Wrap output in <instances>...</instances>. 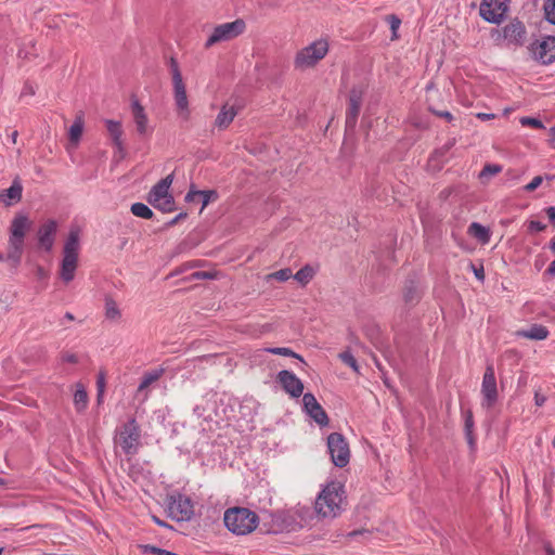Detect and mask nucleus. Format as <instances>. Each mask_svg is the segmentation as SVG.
Wrapping results in <instances>:
<instances>
[{
    "instance_id": "a211bd4d",
    "label": "nucleus",
    "mask_w": 555,
    "mask_h": 555,
    "mask_svg": "<svg viewBox=\"0 0 555 555\" xmlns=\"http://www.w3.org/2000/svg\"><path fill=\"white\" fill-rule=\"evenodd\" d=\"M534 59L542 64H551L555 61V37H547L533 47Z\"/></svg>"
},
{
    "instance_id": "8fccbe9b",
    "label": "nucleus",
    "mask_w": 555,
    "mask_h": 555,
    "mask_svg": "<svg viewBox=\"0 0 555 555\" xmlns=\"http://www.w3.org/2000/svg\"><path fill=\"white\" fill-rule=\"evenodd\" d=\"M36 276L39 280H46V279H48V272L44 270V268H42L41 266H38L36 268Z\"/></svg>"
},
{
    "instance_id": "69168bd1",
    "label": "nucleus",
    "mask_w": 555,
    "mask_h": 555,
    "mask_svg": "<svg viewBox=\"0 0 555 555\" xmlns=\"http://www.w3.org/2000/svg\"><path fill=\"white\" fill-rule=\"evenodd\" d=\"M400 23L399 20L396 21V23L392 24V29H395V27Z\"/></svg>"
},
{
    "instance_id": "4c0bfd02",
    "label": "nucleus",
    "mask_w": 555,
    "mask_h": 555,
    "mask_svg": "<svg viewBox=\"0 0 555 555\" xmlns=\"http://www.w3.org/2000/svg\"><path fill=\"white\" fill-rule=\"evenodd\" d=\"M291 276H292V270L289 268H285V269H281L276 272L271 273L268 278L284 282V281H287Z\"/></svg>"
},
{
    "instance_id": "c85d7f7f",
    "label": "nucleus",
    "mask_w": 555,
    "mask_h": 555,
    "mask_svg": "<svg viewBox=\"0 0 555 555\" xmlns=\"http://www.w3.org/2000/svg\"><path fill=\"white\" fill-rule=\"evenodd\" d=\"M104 310L107 320L117 322L121 319V310L112 297H105Z\"/></svg>"
},
{
    "instance_id": "58836bf2",
    "label": "nucleus",
    "mask_w": 555,
    "mask_h": 555,
    "mask_svg": "<svg viewBox=\"0 0 555 555\" xmlns=\"http://www.w3.org/2000/svg\"><path fill=\"white\" fill-rule=\"evenodd\" d=\"M341 361L352 367L354 371H358V365L354 357L350 352H343L339 354Z\"/></svg>"
},
{
    "instance_id": "9d476101",
    "label": "nucleus",
    "mask_w": 555,
    "mask_h": 555,
    "mask_svg": "<svg viewBox=\"0 0 555 555\" xmlns=\"http://www.w3.org/2000/svg\"><path fill=\"white\" fill-rule=\"evenodd\" d=\"M327 449L335 466L345 467L349 463V444L341 434L332 433L327 437Z\"/></svg>"
},
{
    "instance_id": "72a5a7b5",
    "label": "nucleus",
    "mask_w": 555,
    "mask_h": 555,
    "mask_svg": "<svg viewBox=\"0 0 555 555\" xmlns=\"http://www.w3.org/2000/svg\"><path fill=\"white\" fill-rule=\"evenodd\" d=\"M314 273L315 272L312 267L305 266L304 268H301L299 271L296 272L294 278L300 284L306 285L312 280V278L314 276Z\"/></svg>"
},
{
    "instance_id": "864d4df0",
    "label": "nucleus",
    "mask_w": 555,
    "mask_h": 555,
    "mask_svg": "<svg viewBox=\"0 0 555 555\" xmlns=\"http://www.w3.org/2000/svg\"><path fill=\"white\" fill-rule=\"evenodd\" d=\"M534 401H535V404H537L538 406H541V405H543V404H544V402H545V397H544V396H540L539 393H535V396H534Z\"/></svg>"
},
{
    "instance_id": "5701e85b",
    "label": "nucleus",
    "mask_w": 555,
    "mask_h": 555,
    "mask_svg": "<svg viewBox=\"0 0 555 555\" xmlns=\"http://www.w3.org/2000/svg\"><path fill=\"white\" fill-rule=\"evenodd\" d=\"M106 129L112 138L113 144L118 149L119 152L124 150V142H122V128L121 122L107 119L105 120Z\"/></svg>"
},
{
    "instance_id": "c756f323",
    "label": "nucleus",
    "mask_w": 555,
    "mask_h": 555,
    "mask_svg": "<svg viewBox=\"0 0 555 555\" xmlns=\"http://www.w3.org/2000/svg\"><path fill=\"white\" fill-rule=\"evenodd\" d=\"M83 131V118L77 116L74 124L70 126L68 131L69 141L72 144L77 145Z\"/></svg>"
},
{
    "instance_id": "49530a36",
    "label": "nucleus",
    "mask_w": 555,
    "mask_h": 555,
    "mask_svg": "<svg viewBox=\"0 0 555 555\" xmlns=\"http://www.w3.org/2000/svg\"><path fill=\"white\" fill-rule=\"evenodd\" d=\"M62 361L67 363H77L78 357L75 353L67 352L62 356Z\"/></svg>"
},
{
    "instance_id": "c9c22d12",
    "label": "nucleus",
    "mask_w": 555,
    "mask_h": 555,
    "mask_svg": "<svg viewBox=\"0 0 555 555\" xmlns=\"http://www.w3.org/2000/svg\"><path fill=\"white\" fill-rule=\"evenodd\" d=\"M264 351L272 353V354L283 356V357H293V358H296V359H299L300 361H302V358L299 354L295 353L289 348H285V347L266 348Z\"/></svg>"
},
{
    "instance_id": "0eeeda50",
    "label": "nucleus",
    "mask_w": 555,
    "mask_h": 555,
    "mask_svg": "<svg viewBox=\"0 0 555 555\" xmlns=\"http://www.w3.org/2000/svg\"><path fill=\"white\" fill-rule=\"evenodd\" d=\"M141 431L135 420H130L124 424L115 437L116 447L120 448L127 456L138 453L140 448Z\"/></svg>"
},
{
    "instance_id": "c03bdc74",
    "label": "nucleus",
    "mask_w": 555,
    "mask_h": 555,
    "mask_svg": "<svg viewBox=\"0 0 555 555\" xmlns=\"http://www.w3.org/2000/svg\"><path fill=\"white\" fill-rule=\"evenodd\" d=\"M404 299L406 302H412L417 299V292L413 287H409L404 292Z\"/></svg>"
},
{
    "instance_id": "6e6d98bb",
    "label": "nucleus",
    "mask_w": 555,
    "mask_h": 555,
    "mask_svg": "<svg viewBox=\"0 0 555 555\" xmlns=\"http://www.w3.org/2000/svg\"><path fill=\"white\" fill-rule=\"evenodd\" d=\"M547 272H548L551 275H554V276H555V260L551 262L550 267L547 268Z\"/></svg>"
},
{
    "instance_id": "13d9d810",
    "label": "nucleus",
    "mask_w": 555,
    "mask_h": 555,
    "mask_svg": "<svg viewBox=\"0 0 555 555\" xmlns=\"http://www.w3.org/2000/svg\"><path fill=\"white\" fill-rule=\"evenodd\" d=\"M197 278H210V274L207 272H197L195 273Z\"/></svg>"
},
{
    "instance_id": "412c9836",
    "label": "nucleus",
    "mask_w": 555,
    "mask_h": 555,
    "mask_svg": "<svg viewBox=\"0 0 555 555\" xmlns=\"http://www.w3.org/2000/svg\"><path fill=\"white\" fill-rule=\"evenodd\" d=\"M548 334L547 327L541 324H531L528 328L516 332V336L530 340H544L548 337Z\"/></svg>"
},
{
    "instance_id": "de8ad7c7",
    "label": "nucleus",
    "mask_w": 555,
    "mask_h": 555,
    "mask_svg": "<svg viewBox=\"0 0 555 555\" xmlns=\"http://www.w3.org/2000/svg\"><path fill=\"white\" fill-rule=\"evenodd\" d=\"M433 112L437 116L444 118L447 121H452L453 120L452 114L450 112H448V111H435V109H433Z\"/></svg>"
},
{
    "instance_id": "bf43d9fd",
    "label": "nucleus",
    "mask_w": 555,
    "mask_h": 555,
    "mask_svg": "<svg viewBox=\"0 0 555 555\" xmlns=\"http://www.w3.org/2000/svg\"><path fill=\"white\" fill-rule=\"evenodd\" d=\"M550 133L553 135V145H555V126L550 129Z\"/></svg>"
},
{
    "instance_id": "a19ab883",
    "label": "nucleus",
    "mask_w": 555,
    "mask_h": 555,
    "mask_svg": "<svg viewBox=\"0 0 555 555\" xmlns=\"http://www.w3.org/2000/svg\"><path fill=\"white\" fill-rule=\"evenodd\" d=\"M144 551L145 552H151V553L157 554V555H179L177 553H173V552H170V551H167V550H164V548H159V547H156V546H152V545H145L144 546Z\"/></svg>"
},
{
    "instance_id": "423d86ee",
    "label": "nucleus",
    "mask_w": 555,
    "mask_h": 555,
    "mask_svg": "<svg viewBox=\"0 0 555 555\" xmlns=\"http://www.w3.org/2000/svg\"><path fill=\"white\" fill-rule=\"evenodd\" d=\"M275 519L281 522L282 530L295 531L310 526L313 514L309 506L298 504L294 508L279 513Z\"/></svg>"
},
{
    "instance_id": "2eb2a0df",
    "label": "nucleus",
    "mask_w": 555,
    "mask_h": 555,
    "mask_svg": "<svg viewBox=\"0 0 555 555\" xmlns=\"http://www.w3.org/2000/svg\"><path fill=\"white\" fill-rule=\"evenodd\" d=\"M168 512L172 519L177 521L189 520L194 514L192 501L181 494L172 495L168 504Z\"/></svg>"
},
{
    "instance_id": "4d7b16f0",
    "label": "nucleus",
    "mask_w": 555,
    "mask_h": 555,
    "mask_svg": "<svg viewBox=\"0 0 555 555\" xmlns=\"http://www.w3.org/2000/svg\"><path fill=\"white\" fill-rule=\"evenodd\" d=\"M17 137H18V132L16 130L13 131L11 134V141L13 144H15L17 142Z\"/></svg>"
},
{
    "instance_id": "e2e57ef3",
    "label": "nucleus",
    "mask_w": 555,
    "mask_h": 555,
    "mask_svg": "<svg viewBox=\"0 0 555 555\" xmlns=\"http://www.w3.org/2000/svg\"><path fill=\"white\" fill-rule=\"evenodd\" d=\"M550 247H551L552 251L555 253V237L552 240Z\"/></svg>"
},
{
    "instance_id": "7c9ffc66",
    "label": "nucleus",
    "mask_w": 555,
    "mask_h": 555,
    "mask_svg": "<svg viewBox=\"0 0 555 555\" xmlns=\"http://www.w3.org/2000/svg\"><path fill=\"white\" fill-rule=\"evenodd\" d=\"M88 395L82 385L77 384L76 391L74 393V403L77 411H82L87 406Z\"/></svg>"
},
{
    "instance_id": "dca6fc26",
    "label": "nucleus",
    "mask_w": 555,
    "mask_h": 555,
    "mask_svg": "<svg viewBox=\"0 0 555 555\" xmlns=\"http://www.w3.org/2000/svg\"><path fill=\"white\" fill-rule=\"evenodd\" d=\"M302 403L307 414H309V416L313 418L320 426H325L328 424V417L325 411L312 393H305L302 397Z\"/></svg>"
},
{
    "instance_id": "9b49d317",
    "label": "nucleus",
    "mask_w": 555,
    "mask_h": 555,
    "mask_svg": "<svg viewBox=\"0 0 555 555\" xmlns=\"http://www.w3.org/2000/svg\"><path fill=\"white\" fill-rule=\"evenodd\" d=\"M494 36L498 44L506 42L508 46H522L526 39V27L520 21L513 20L501 30H496Z\"/></svg>"
},
{
    "instance_id": "f8f14e48",
    "label": "nucleus",
    "mask_w": 555,
    "mask_h": 555,
    "mask_svg": "<svg viewBox=\"0 0 555 555\" xmlns=\"http://www.w3.org/2000/svg\"><path fill=\"white\" fill-rule=\"evenodd\" d=\"M171 73L173 82V95L177 109L183 118L189 117V101L185 85L179 70L177 62L171 59Z\"/></svg>"
},
{
    "instance_id": "f704fd0d",
    "label": "nucleus",
    "mask_w": 555,
    "mask_h": 555,
    "mask_svg": "<svg viewBox=\"0 0 555 555\" xmlns=\"http://www.w3.org/2000/svg\"><path fill=\"white\" fill-rule=\"evenodd\" d=\"M464 417H465V431H466V437H467V440L469 442L470 446L474 444V437H473V428H474V418H473V413L470 410H467L465 413H464Z\"/></svg>"
},
{
    "instance_id": "b1692460",
    "label": "nucleus",
    "mask_w": 555,
    "mask_h": 555,
    "mask_svg": "<svg viewBox=\"0 0 555 555\" xmlns=\"http://www.w3.org/2000/svg\"><path fill=\"white\" fill-rule=\"evenodd\" d=\"M236 116V111L234 106H230L228 104L223 105L215 119V125L219 129H225L233 121Z\"/></svg>"
},
{
    "instance_id": "7ed1b4c3",
    "label": "nucleus",
    "mask_w": 555,
    "mask_h": 555,
    "mask_svg": "<svg viewBox=\"0 0 555 555\" xmlns=\"http://www.w3.org/2000/svg\"><path fill=\"white\" fill-rule=\"evenodd\" d=\"M225 527L236 535L251 533L259 525L258 515L246 507H231L224 512Z\"/></svg>"
},
{
    "instance_id": "052dcab7",
    "label": "nucleus",
    "mask_w": 555,
    "mask_h": 555,
    "mask_svg": "<svg viewBox=\"0 0 555 555\" xmlns=\"http://www.w3.org/2000/svg\"><path fill=\"white\" fill-rule=\"evenodd\" d=\"M64 317H65V319H67L69 321L74 320V315L70 312H66Z\"/></svg>"
},
{
    "instance_id": "473e14b6",
    "label": "nucleus",
    "mask_w": 555,
    "mask_h": 555,
    "mask_svg": "<svg viewBox=\"0 0 555 555\" xmlns=\"http://www.w3.org/2000/svg\"><path fill=\"white\" fill-rule=\"evenodd\" d=\"M131 212L139 218L151 219L153 217V211L151 208L143 203H134L130 208Z\"/></svg>"
},
{
    "instance_id": "39448f33",
    "label": "nucleus",
    "mask_w": 555,
    "mask_h": 555,
    "mask_svg": "<svg viewBox=\"0 0 555 555\" xmlns=\"http://www.w3.org/2000/svg\"><path fill=\"white\" fill-rule=\"evenodd\" d=\"M327 39L321 38L297 51L294 59L296 69L305 70L314 67L328 53Z\"/></svg>"
},
{
    "instance_id": "6e6552de",
    "label": "nucleus",
    "mask_w": 555,
    "mask_h": 555,
    "mask_svg": "<svg viewBox=\"0 0 555 555\" xmlns=\"http://www.w3.org/2000/svg\"><path fill=\"white\" fill-rule=\"evenodd\" d=\"M172 181L173 176L168 175L166 178L156 183L149 193L150 204L164 212L172 211L175 208L173 197L169 193V188Z\"/></svg>"
},
{
    "instance_id": "2f4dec72",
    "label": "nucleus",
    "mask_w": 555,
    "mask_h": 555,
    "mask_svg": "<svg viewBox=\"0 0 555 555\" xmlns=\"http://www.w3.org/2000/svg\"><path fill=\"white\" fill-rule=\"evenodd\" d=\"M502 171V166L496 164H487L483 169L479 173V179L482 183H488V181L495 175Z\"/></svg>"
},
{
    "instance_id": "1a4fd4ad",
    "label": "nucleus",
    "mask_w": 555,
    "mask_h": 555,
    "mask_svg": "<svg viewBox=\"0 0 555 555\" xmlns=\"http://www.w3.org/2000/svg\"><path fill=\"white\" fill-rule=\"evenodd\" d=\"M245 28L246 24L241 18L218 25L214 28L211 35L206 40L205 48L209 49L217 43L230 41L242 35L245 31Z\"/></svg>"
},
{
    "instance_id": "cd10ccee",
    "label": "nucleus",
    "mask_w": 555,
    "mask_h": 555,
    "mask_svg": "<svg viewBox=\"0 0 555 555\" xmlns=\"http://www.w3.org/2000/svg\"><path fill=\"white\" fill-rule=\"evenodd\" d=\"M468 233L477 238L482 244H488L490 241V231L488 228L478 222H473L468 228Z\"/></svg>"
},
{
    "instance_id": "f03ea898",
    "label": "nucleus",
    "mask_w": 555,
    "mask_h": 555,
    "mask_svg": "<svg viewBox=\"0 0 555 555\" xmlns=\"http://www.w3.org/2000/svg\"><path fill=\"white\" fill-rule=\"evenodd\" d=\"M79 250L80 230L77 227H74L69 230L63 247L60 276L65 283H69L75 278V272L78 267Z\"/></svg>"
},
{
    "instance_id": "ea45409f",
    "label": "nucleus",
    "mask_w": 555,
    "mask_h": 555,
    "mask_svg": "<svg viewBox=\"0 0 555 555\" xmlns=\"http://www.w3.org/2000/svg\"><path fill=\"white\" fill-rule=\"evenodd\" d=\"M543 182L542 176H535L528 184L524 186L525 191L527 192H533L535 189H538L541 183Z\"/></svg>"
},
{
    "instance_id": "a18cd8bd",
    "label": "nucleus",
    "mask_w": 555,
    "mask_h": 555,
    "mask_svg": "<svg viewBox=\"0 0 555 555\" xmlns=\"http://www.w3.org/2000/svg\"><path fill=\"white\" fill-rule=\"evenodd\" d=\"M472 270L475 274V276L479 280V281H483L485 280V271H483V267L480 264L478 267H476L475 264H472Z\"/></svg>"
},
{
    "instance_id": "393cba45",
    "label": "nucleus",
    "mask_w": 555,
    "mask_h": 555,
    "mask_svg": "<svg viewBox=\"0 0 555 555\" xmlns=\"http://www.w3.org/2000/svg\"><path fill=\"white\" fill-rule=\"evenodd\" d=\"M22 184L18 180H14L12 185L0 193V202H3L5 205H11L12 202H18L22 198Z\"/></svg>"
},
{
    "instance_id": "338daca9",
    "label": "nucleus",
    "mask_w": 555,
    "mask_h": 555,
    "mask_svg": "<svg viewBox=\"0 0 555 555\" xmlns=\"http://www.w3.org/2000/svg\"><path fill=\"white\" fill-rule=\"evenodd\" d=\"M453 143H450L446 146V151H448L451 146H452Z\"/></svg>"
},
{
    "instance_id": "4be33fe9",
    "label": "nucleus",
    "mask_w": 555,
    "mask_h": 555,
    "mask_svg": "<svg viewBox=\"0 0 555 555\" xmlns=\"http://www.w3.org/2000/svg\"><path fill=\"white\" fill-rule=\"evenodd\" d=\"M131 111L137 131L142 135L145 134L147 132V116L143 106L137 100H134L131 104Z\"/></svg>"
},
{
    "instance_id": "37998d69",
    "label": "nucleus",
    "mask_w": 555,
    "mask_h": 555,
    "mask_svg": "<svg viewBox=\"0 0 555 555\" xmlns=\"http://www.w3.org/2000/svg\"><path fill=\"white\" fill-rule=\"evenodd\" d=\"M546 228V225L540 221L531 220L528 223V229L530 232H541Z\"/></svg>"
},
{
    "instance_id": "603ef678",
    "label": "nucleus",
    "mask_w": 555,
    "mask_h": 555,
    "mask_svg": "<svg viewBox=\"0 0 555 555\" xmlns=\"http://www.w3.org/2000/svg\"><path fill=\"white\" fill-rule=\"evenodd\" d=\"M546 214H547L548 219H550L553 223H555V207H550V208H547Z\"/></svg>"
},
{
    "instance_id": "4468645a",
    "label": "nucleus",
    "mask_w": 555,
    "mask_h": 555,
    "mask_svg": "<svg viewBox=\"0 0 555 555\" xmlns=\"http://www.w3.org/2000/svg\"><path fill=\"white\" fill-rule=\"evenodd\" d=\"M481 395V405L486 409H491L495 404L499 397L494 369L492 365H488L483 373Z\"/></svg>"
},
{
    "instance_id": "e433bc0d",
    "label": "nucleus",
    "mask_w": 555,
    "mask_h": 555,
    "mask_svg": "<svg viewBox=\"0 0 555 555\" xmlns=\"http://www.w3.org/2000/svg\"><path fill=\"white\" fill-rule=\"evenodd\" d=\"M544 13L546 21L555 25V0H545Z\"/></svg>"
},
{
    "instance_id": "f257e3e1",
    "label": "nucleus",
    "mask_w": 555,
    "mask_h": 555,
    "mask_svg": "<svg viewBox=\"0 0 555 555\" xmlns=\"http://www.w3.org/2000/svg\"><path fill=\"white\" fill-rule=\"evenodd\" d=\"M346 505L344 486L338 481L328 482L319 493L314 502V511L321 518H336Z\"/></svg>"
},
{
    "instance_id": "ddd939ff",
    "label": "nucleus",
    "mask_w": 555,
    "mask_h": 555,
    "mask_svg": "<svg viewBox=\"0 0 555 555\" xmlns=\"http://www.w3.org/2000/svg\"><path fill=\"white\" fill-rule=\"evenodd\" d=\"M508 0H482L480 16L489 23L500 24L508 9Z\"/></svg>"
},
{
    "instance_id": "774afa93",
    "label": "nucleus",
    "mask_w": 555,
    "mask_h": 555,
    "mask_svg": "<svg viewBox=\"0 0 555 555\" xmlns=\"http://www.w3.org/2000/svg\"><path fill=\"white\" fill-rule=\"evenodd\" d=\"M196 201H201V198L199 197H193L192 202H196Z\"/></svg>"
},
{
    "instance_id": "6ab92c4d",
    "label": "nucleus",
    "mask_w": 555,
    "mask_h": 555,
    "mask_svg": "<svg viewBox=\"0 0 555 555\" xmlns=\"http://www.w3.org/2000/svg\"><path fill=\"white\" fill-rule=\"evenodd\" d=\"M57 223L55 220L46 221L38 230V242L46 251H51L55 241Z\"/></svg>"
},
{
    "instance_id": "f3484780",
    "label": "nucleus",
    "mask_w": 555,
    "mask_h": 555,
    "mask_svg": "<svg viewBox=\"0 0 555 555\" xmlns=\"http://www.w3.org/2000/svg\"><path fill=\"white\" fill-rule=\"evenodd\" d=\"M278 380L283 389L294 398H298L304 392L302 382L291 371L283 370L278 374Z\"/></svg>"
},
{
    "instance_id": "aec40b11",
    "label": "nucleus",
    "mask_w": 555,
    "mask_h": 555,
    "mask_svg": "<svg viewBox=\"0 0 555 555\" xmlns=\"http://www.w3.org/2000/svg\"><path fill=\"white\" fill-rule=\"evenodd\" d=\"M363 91L359 88H353L349 94V106L346 115V126L349 128L354 127L357 118L360 113L362 103Z\"/></svg>"
},
{
    "instance_id": "3c124183",
    "label": "nucleus",
    "mask_w": 555,
    "mask_h": 555,
    "mask_svg": "<svg viewBox=\"0 0 555 555\" xmlns=\"http://www.w3.org/2000/svg\"><path fill=\"white\" fill-rule=\"evenodd\" d=\"M186 217V214L185 212H181L179 214L178 216H176L172 220L169 221L168 225H175L177 224L180 220L184 219Z\"/></svg>"
},
{
    "instance_id": "0e129e2a",
    "label": "nucleus",
    "mask_w": 555,
    "mask_h": 555,
    "mask_svg": "<svg viewBox=\"0 0 555 555\" xmlns=\"http://www.w3.org/2000/svg\"><path fill=\"white\" fill-rule=\"evenodd\" d=\"M155 521L160 525V526H164L165 524L163 521H160L159 519L155 518Z\"/></svg>"
},
{
    "instance_id": "5fc2aeb1",
    "label": "nucleus",
    "mask_w": 555,
    "mask_h": 555,
    "mask_svg": "<svg viewBox=\"0 0 555 555\" xmlns=\"http://www.w3.org/2000/svg\"><path fill=\"white\" fill-rule=\"evenodd\" d=\"M544 550H545V555H555V550L550 544H546L544 546Z\"/></svg>"
},
{
    "instance_id": "bb28decb",
    "label": "nucleus",
    "mask_w": 555,
    "mask_h": 555,
    "mask_svg": "<svg viewBox=\"0 0 555 555\" xmlns=\"http://www.w3.org/2000/svg\"><path fill=\"white\" fill-rule=\"evenodd\" d=\"M164 374V369L147 371L143 374L138 391L147 389L153 383L157 382Z\"/></svg>"
},
{
    "instance_id": "20e7f679",
    "label": "nucleus",
    "mask_w": 555,
    "mask_h": 555,
    "mask_svg": "<svg viewBox=\"0 0 555 555\" xmlns=\"http://www.w3.org/2000/svg\"><path fill=\"white\" fill-rule=\"evenodd\" d=\"M30 225L31 222L25 215H16L11 222L7 259L12 262L13 267H17L21 262L24 238Z\"/></svg>"
},
{
    "instance_id": "a878e982",
    "label": "nucleus",
    "mask_w": 555,
    "mask_h": 555,
    "mask_svg": "<svg viewBox=\"0 0 555 555\" xmlns=\"http://www.w3.org/2000/svg\"><path fill=\"white\" fill-rule=\"evenodd\" d=\"M193 197H199L202 202V210L214 199L217 198L216 191H193L190 190L185 195V201L192 203Z\"/></svg>"
},
{
    "instance_id": "09e8293b",
    "label": "nucleus",
    "mask_w": 555,
    "mask_h": 555,
    "mask_svg": "<svg viewBox=\"0 0 555 555\" xmlns=\"http://www.w3.org/2000/svg\"><path fill=\"white\" fill-rule=\"evenodd\" d=\"M98 390H99V399L101 398L103 391H104V387H105V379H104V375L103 374H100L99 378H98Z\"/></svg>"
},
{
    "instance_id": "79ce46f5",
    "label": "nucleus",
    "mask_w": 555,
    "mask_h": 555,
    "mask_svg": "<svg viewBox=\"0 0 555 555\" xmlns=\"http://www.w3.org/2000/svg\"><path fill=\"white\" fill-rule=\"evenodd\" d=\"M520 122L524 126L528 125V126H532L534 128H543L542 121L537 118L524 117V118H521Z\"/></svg>"
},
{
    "instance_id": "680f3d73",
    "label": "nucleus",
    "mask_w": 555,
    "mask_h": 555,
    "mask_svg": "<svg viewBox=\"0 0 555 555\" xmlns=\"http://www.w3.org/2000/svg\"><path fill=\"white\" fill-rule=\"evenodd\" d=\"M478 117L479 118H482V119H488L491 117V115H488V114H478Z\"/></svg>"
}]
</instances>
